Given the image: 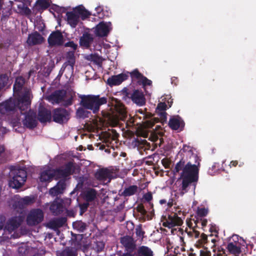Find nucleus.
<instances>
[{
  "mask_svg": "<svg viewBox=\"0 0 256 256\" xmlns=\"http://www.w3.org/2000/svg\"><path fill=\"white\" fill-rule=\"evenodd\" d=\"M80 98V104L82 108H78L76 114L77 117L82 118H88L90 114L86 109L91 110L94 114H96L100 110V106L108 102L106 97H100V95H84Z\"/></svg>",
  "mask_w": 256,
  "mask_h": 256,
  "instance_id": "nucleus-1",
  "label": "nucleus"
},
{
  "mask_svg": "<svg viewBox=\"0 0 256 256\" xmlns=\"http://www.w3.org/2000/svg\"><path fill=\"white\" fill-rule=\"evenodd\" d=\"M200 168V166H187L182 168L178 170L176 168H174L172 172L174 174L181 172L179 178L182 180L180 188L181 194L188 192L191 186L194 190L196 189L198 180Z\"/></svg>",
  "mask_w": 256,
  "mask_h": 256,
  "instance_id": "nucleus-2",
  "label": "nucleus"
},
{
  "mask_svg": "<svg viewBox=\"0 0 256 256\" xmlns=\"http://www.w3.org/2000/svg\"><path fill=\"white\" fill-rule=\"evenodd\" d=\"M30 105V97L24 94L16 98H10L0 103V114L10 116L19 110L20 114L28 110Z\"/></svg>",
  "mask_w": 256,
  "mask_h": 256,
  "instance_id": "nucleus-3",
  "label": "nucleus"
},
{
  "mask_svg": "<svg viewBox=\"0 0 256 256\" xmlns=\"http://www.w3.org/2000/svg\"><path fill=\"white\" fill-rule=\"evenodd\" d=\"M178 158H180V160L174 167L177 170L183 167L200 166V159L194 153L192 148L186 144L183 145L178 153Z\"/></svg>",
  "mask_w": 256,
  "mask_h": 256,
  "instance_id": "nucleus-4",
  "label": "nucleus"
},
{
  "mask_svg": "<svg viewBox=\"0 0 256 256\" xmlns=\"http://www.w3.org/2000/svg\"><path fill=\"white\" fill-rule=\"evenodd\" d=\"M10 177V186L13 188H19L26 181L27 172L24 168H11Z\"/></svg>",
  "mask_w": 256,
  "mask_h": 256,
  "instance_id": "nucleus-5",
  "label": "nucleus"
},
{
  "mask_svg": "<svg viewBox=\"0 0 256 256\" xmlns=\"http://www.w3.org/2000/svg\"><path fill=\"white\" fill-rule=\"evenodd\" d=\"M80 166L75 163L74 160L66 162L55 170L56 176L60 178H66L74 174L80 173Z\"/></svg>",
  "mask_w": 256,
  "mask_h": 256,
  "instance_id": "nucleus-6",
  "label": "nucleus"
},
{
  "mask_svg": "<svg viewBox=\"0 0 256 256\" xmlns=\"http://www.w3.org/2000/svg\"><path fill=\"white\" fill-rule=\"evenodd\" d=\"M176 210L168 215L162 216L163 226L168 228H172L175 226H180L183 224L182 219L178 216V214H180L181 209L179 206H174Z\"/></svg>",
  "mask_w": 256,
  "mask_h": 256,
  "instance_id": "nucleus-7",
  "label": "nucleus"
},
{
  "mask_svg": "<svg viewBox=\"0 0 256 256\" xmlns=\"http://www.w3.org/2000/svg\"><path fill=\"white\" fill-rule=\"evenodd\" d=\"M70 118V109L60 107L54 108L52 111V120L56 124H66Z\"/></svg>",
  "mask_w": 256,
  "mask_h": 256,
  "instance_id": "nucleus-8",
  "label": "nucleus"
},
{
  "mask_svg": "<svg viewBox=\"0 0 256 256\" xmlns=\"http://www.w3.org/2000/svg\"><path fill=\"white\" fill-rule=\"evenodd\" d=\"M123 92L125 96L131 99L132 102L139 106H144L146 103V100L144 92L138 90H135L132 93L128 91V90L124 88Z\"/></svg>",
  "mask_w": 256,
  "mask_h": 256,
  "instance_id": "nucleus-9",
  "label": "nucleus"
},
{
  "mask_svg": "<svg viewBox=\"0 0 256 256\" xmlns=\"http://www.w3.org/2000/svg\"><path fill=\"white\" fill-rule=\"evenodd\" d=\"M44 219V213L39 208L30 210L26 218V222L28 226H36L40 223Z\"/></svg>",
  "mask_w": 256,
  "mask_h": 256,
  "instance_id": "nucleus-10",
  "label": "nucleus"
},
{
  "mask_svg": "<svg viewBox=\"0 0 256 256\" xmlns=\"http://www.w3.org/2000/svg\"><path fill=\"white\" fill-rule=\"evenodd\" d=\"M22 114H25L24 119L22 120V124L24 127L29 129H33L37 126L36 114L34 111L30 110L22 112Z\"/></svg>",
  "mask_w": 256,
  "mask_h": 256,
  "instance_id": "nucleus-11",
  "label": "nucleus"
},
{
  "mask_svg": "<svg viewBox=\"0 0 256 256\" xmlns=\"http://www.w3.org/2000/svg\"><path fill=\"white\" fill-rule=\"evenodd\" d=\"M49 45L51 46H62L64 44V36L60 30L52 32L48 38Z\"/></svg>",
  "mask_w": 256,
  "mask_h": 256,
  "instance_id": "nucleus-12",
  "label": "nucleus"
},
{
  "mask_svg": "<svg viewBox=\"0 0 256 256\" xmlns=\"http://www.w3.org/2000/svg\"><path fill=\"white\" fill-rule=\"evenodd\" d=\"M120 242L124 248L126 252L134 254L137 248L136 244L134 239L130 236H126L122 237Z\"/></svg>",
  "mask_w": 256,
  "mask_h": 256,
  "instance_id": "nucleus-13",
  "label": "nucleus"
},
{
  "mask_svg": "<svg viewBox=\"0 0 256 256\" xmlns=\"http://www.w3.org/2000/svg\"><path fill=\"white\" fill-rule=\"evenodd\" d=\"M66 61L63 64L60 72L62 74L65 69L68 66L72 71L74 70V67L76 63L75 52L74 50H69L65 54Z\"/></svg>",
  "mask_w": 256,
  "mask_h": 256,
  "instance_id": "nucleus-14",
  "label": "nucleus"
},
{
  "mask_svg": "<svg viewBox=\"0 0 256 256\" xmlns=\"http://www.w3.org/2000/svg\"><path fill=\"white\" fill-rule=\"evenodd\" d=\"M64 200L56 198L51 204L50 209L54 215L57 216L62 214L65 210L64 206Z\"/></svg>",
  "mask_w": 256,
  "mask_h": 256,
  "instance_id": "nucleus-15",
  "label": "nucleus"
},
{
  "mask_svg": "<svg viewBox=\"0 0 256 256\" xmlns=\"http://www.w3.org/2000/svg\"><path fill=\"white\" fill-rule=\"evenodd\" d=\"M184 125V121L179 116L171 118L168 122V126L172 130H182Z\"/></svg>",
  "mask_w": 256,
  "mask_h": 256,
  "instance_id": "nucleus-16",
  "label": "nucleus"
},
{
  "mask_svg": "<svg viewBox=\"0 0 256 256\" xmlns=\"http://www.w3.org/2000/svg\"><path fill=\"white\" fill-rule=\"evenodd\" d=\"M111 22L108 24L104 22H100L96 27L95 34L96 36L104 37L107 36L110 31V26Z\"/></svg>",
  "mask_w": 256,
  "mask_h": 256,
  "instance_id": "nucleus-17",
  "label": "nucleus"
},
{
  "mask_svg": "<svg viewBox=\"0 0 256 256\" xmlns=\"http://www.w3.org/2000/svg\"><path fill=\"white\" fill-rule=\"evenodd\" d=\"M234 242H230L226 246L228 252L232 254H239L241 252L240 247L239 246L238 242V237L236 235H234L232 237Z\"/></svg>",
  "mask_w": 256,
  "mask_h": 256,
  "instance_id": "nucleus-18",
  "label": "nucleus"
},
{
  "mask_svg": "<svg viewBox=\"0 0 256 256\" xmlns=\"http://www.w3.org/2000/svg\"><path fill=\"white\" fill-rule=\"evenodd\" d=\"M38 118L42 123L50 122L52 120V112L44 107L40 108L38 110Z\"/></svg>",
  "mask_w": 256,
  "mask_h": 256,
  "instance_id": "nucleus-19",
  "label": "nucleus"
},
{
  "mask_svg": "<svg viewBox=\"0 0 256 256\" xmlns=\"http://www.w3.org/2000/svg\"><path fill=\"white\" fill-rule=\"evenodd\" d=\"M66 96V92L64 90H56L48 96V99L52 103L58 104L64 101Z\"/></svg>",
  "mask_w": 256,
  "mask_h": 256,
  "instance_id": "nucleus-20",
  "label": "nucleus"
},
{
  "mask_svg": "<svg viewBox=\"0 0 256 256\" xmlns=\"http://www.w3.org/2000/svg\"><path fill=\"white\" fill-rule=\"evenodd\" d=\"M22 222L20 217H12L8 221L4 226V229L11 232L19 227Z\"/></svg>",
  "mask_w": 256,
  "mask_h": 256,
  "instance_id": "nucleus-21",
  "label": "nucleus"
},
{
  "mask_svg": "<svg viewBox=\"0 0 256 256\" xmlns=\"http://www.w3.org/2000/svg\"><path fill=\"white\" fill-rule=\"evenodd\" d=\"M128 78V75L122 73L109 78L107 80V84L110 86H118L124 80H127Z\"/></svg>",
  "mask_w": 256,
  "mask_h": 256,
  "instance_id": "nucleus-22",
  "label": "nucleus"
},
{
  "mask_svg": "<svg viewBox=\"0 0 256 256\" xmlns=\"http://www.w3.org/2000/svg\"><path fill=\"white\" fill-rule=\"evenodd\" d=\"M66 184L64 180H60L53 188H50L49 194L52 196H58L64 192L66 188Z\"/></svg>",
  "mask_w": 256,
  "mask_h": 256,
  "instance_id": "nucleus-23",
  "label": "nucleus"
},
{
  "mask_svg": "<svg viewBox=\"0 0 256 256\" xmlns=\"http://www.w3.org/2000/svg\"><path fill=\"white\" fill-rule=\"evenodd\" d=\"M44 38L38 32H34L28 36L26 41L29 46L40 44L42 42Z\"/></svg>",
  "mask_w": 256,
  "mask_h": 256,
  "instance_id": "nucleus-24",
  "label": "nucleus"
},
{
  "mask_svg": "<svg viewBox=\"0 0 256 256\" xmlns=\"http://www.w3.org/2000/svg\"><path fill=\"white\" fill-rule=\"evenodd\" d=\"M68 24L72 28H75L80 22V16L75 12L74 10L66 13Z\"/></svg>",
  "mask_w": 256,
  "mask_h": 256,
  "instance_id": "nucleus-25",
  "label": "nucleus"
},
{
  "mask_svg": "<svg viewBox=\"0 0 256 256\" xmlns=\"http://www.w3.org/2000/svg\"><path fill=\"white\" fill-rule=\"evenodd\" d=\"M140 189L136 185H130L125 187L120 196L124 198L129 197L138 194Z\"/></svg>",
  "mask_w": 256,
  "mask_h": 256,
  "instance_id": "nucleus-26",
  "label": "nucleus"
},
{
  "mask_svg": "<svg viewBox=\"0 0 256 256\" xmlns=\"http://www.w3.org/2000/svg\"><path fill=\"white\" fill-rule=\"evenodd\" d=\"M93 41L92 35L88 32H84L80 39V44L81 46L88 48Z\"/></svg>",
  "mask_w": 256,
  "mask_h": 256,
  "instance_id": "nucleus-27",
  "label": "nucleus"
},
{
  "mask_svg": "<svg viewBox=\"0 0 256 256\" xmlns=\"http://www.w3.org/2000/svg\"><path fill=\"white\" fill-rule=\"evenodd\" d=\"M112 176V173L108 168H101L94 174V176L98 180H106Z\"/></svg>",
  "mask_w": 256,
  "mask_h": 256,
  "instance_id": "nucleus-28",
  "label": "nucleus"
},
{
  "mask_svg": "<svg viewBox=\"0 0 256 256\" xmlns=\"http://www.w3.org/2000/svg\"><path fill=\"white\" fill-rule=\"evenodd\" d=\"M134 254L136 256H154L152 250L144 246H139Z\"/></svg>",
  "mask_w": 256,
  "mask_h": 256,
  "instance_id": "nucleus-29",
  "label": "nucleus"
},
{
  "mask_svg": "<svg viewBox=\"0 0 256 256\" xmlns=\"http://www.w3.org/2000/svg\"><path fill=\"white\" fill-rule=\"evenodd\" d=\"M48 1L49 0H37L32 8L34 12L36 14L38 12H40V10L47 9L50 6Z\"/></svg>",
  "mask_w": 256,
  "mask_h": 256,
  "instance_id": "nucleus-30",
  "label": "nucleus"
},
{
  "mask_svg": "<svg viewBox=\"0 0 256 256\" xmlns=\"http://www.w3.org/2000/svg\"><path fill=\"white\" fill-rule=\"evenodd\" d=\"M56 176L55 170H46L40 173V180L41 182H46L50 181L52 178Z\"/></svg>",
  "mask_w": 256,
  "mask_h": 256,
  "instance_id": "nucleus-31",
  "label": "nucleus"
},
{
  "mask_svg": "<svg viewBox=\"0 0 256 256\" xmlns=\"http://www.w3.org/2000/svg\"><path fill=\"white\" fill-rule=\"evenodd\" d=\"M74 10L76 14L79 16L80 18L82 20H84L91 14L82 5L76 6Z\"/></svg>",
  "mask_w": 256,
  "mask_h": 256,
  "instance_id": "nucleus-32",
  "label": "nucleus"
},
{
  "mask_svg": "<svg viewBox=\"0 0 256 256\" xmlns=\"http://www.w3.org/2000/svg\"><path fill=\"white\" fill-rule=\"evenodd\" d=\"M96 190L94 188H90L84 193V199L88 202L94 201L96 197Z\"/></svg>",
  "mask_w": 256,
  "mask_h": 256,
  "instance_id": "nucleus-33",
  "label": "nucleus"
},
{
  "mask_svg": "<svg viewBox=\"0 0 256 256\" xmlns=\"http://www.w3.org/2000/svg\"><path fill=\"white\" fill-rule=\"evenodd\" d=\"M26 80L22 76H18L16 78L14 84L13 86L14 92H19L21 91L25 84Z\"/></svg>",
  "mask_w": 256,
  "mask_h": 256,
  "instance_id": "nucleus-34",
  "label": "nucleus"
},
{
  "mask_svg": "<svg viewBox=\"0 0 256 256\" xmlns=\"http://www.w3.org/2000/svg\"><path fill=\"white\" fill-rule=\"evenodd\" d=\"M72 227L79 232H84L87 229L88 225L82 220H76L73 222Z\"/></svg>",
  "mask_w": 256,
  "mask_h": 256,
  "instance_id": "nucleus-35",
  "label": "nucleus"
},
{
  "mask_svg": "<svg viewBox=\"0 0 256 256\" xmlns=\"http://www.w3.org/2000/svg\"><path fill=\"white\" fill-rule=\"evenodd\" d=\"M34 202V198L31 196H25L20 199L18 202V206L20 208H23L25 206L32 204Z\"/></svg>",
  "mask_w": 256,
  "mask_h": 256,
  "instance_id": "nucleus-36",
  "label": "nucleus"
},
{
  "mask_svg": "<svg viewBox=\"0 0 256 256\" xmlns=\"http://www.w3.org/2000/svg\"><path fill=\"white\" fill-rule=\"evenodd\" d=\"M138 84L140 86H142L144 88L146 92L147 93L148 92L146 90V86H152V81L150 80H148L146 77L144 76L143 77V78H142V79L140 80V81H138Z\"/></svg>",
  "mask_w": 256,
  "mask_h": 256,
  "instance_id": "nucleus-37",
  "label": "nucleus"
},
{
  "mask_svg": "<svg viewBox=\"0 0 256 256\" xmlns=\"http://www.w3.org/2000/svg\"><path fill=\"white\" fill-rule=\"evenodd\" d=\"M18 9L20 12L26 16H30L32 14V10L24 3H22L18 6Z\"/></svg>",
  "mask_w": 256,
  "mask_h": 256,
  "instance_id": "nucleus-38",
  "label": "nucleus"
},
{
  "mask_svg": "<svg viewBox=\"0 0 256 256\" xmlns=\"http://www.w3.org/2000/svg\"><path fill=\"white\" fill-rule=\"evenodd\" d=\"M130 76L132 79L136 78L138 81H140L142 78H143L144 76L140 73L138 69H135L130 72Z\"/></svg>",
  "mask_w": 256,
  "mask_h": 256,
  "instance_id": "nucleus-39",
  "label": "nucleus"
},
{
  "mask_svg": "<svg viewBox=\"0 0 256 256\" xmlns=\"http://www.w3.org/2000/svg\"><path fill=\"white\" fill-rule=\"evenodd\" d=\"M208 242V236L207 235L202 233L200 236V238L197 242L196 245L198 247H200L202 245Z\"/></svg>",
  "mask_w": 256,
  "mask_h": 256,
  "instance_id": "nucleus-40",
  "label": "nucleus"
},
{
  "mask_svg": "<svg viewBox=\"0 0 256 256\" xmlns=\"http://www.w3.org/2000/svg\"><path fill=\"white\" fill-rule=\"evenodd\" d=\"M148 144L146 140L142 139L141 138H137L134 140L135 146L139 147H142Z\"/></svg>",
  "mask_w": 256,
  "mask_h": 256,
  "instance_id": "nucleus-41",
  "label": "nucleus"
},
{
  "mask_svg": "<svg viewBox=\"0 0 256 256\" xmlns=\"http://www.w3.org/2000/svg\"><path fill=\"white\" fill-rule=\"evenodd\" d=\"M196 214L198 216L200 217L206 216L208 214V209L204 208H198Z\"/></svg>",
  "mask_w": 256,
  "mask_h": 256,
  "instance_id": "nucleus-42",
  "label": "nucleus"
},
{
  "mask_svg": "<svg viewBox=\"0 0 256 256\" xmlns=\"http://www.w3.org/2000/svg\"><path fill=\"white\" fill-rule=\"evenodd\" d=\"M64 47H70L72 50H74V52H76V49L78 48V44H75L74 41H69L63 44Z\"/></svg>",
  "mask_w": 256,
  "mask_h": 256,
  "instance_id": "nucleus-43",
  "label": "nucleus"
},
{
  "mask_svg": "<svg viewBox=\"0 0 256 256\" xmlns=\"http://www.w3.org/2000/svg\"><path fill=\"white\" fill-rule=\"evenodd\" d=\"M89 206V202H86L82 204H79V206L80 208V214H82L84 212H86Z\"/></svg>",
  "mask_w": 256,
  "mask_h": 256,
  "instance_id": "nucleus-44",
  "label": "nucleus"
},
{
  "mask_svg": "<svg viewBox=\"0 0 256 256\" xmlns=\"http://www.w3.org/2000/svg\"><path fill=\"white\" fill-rule=\"evenodd\" d=\"M58 228L62 226L66 222L67 219L65 217H61L56 219Z\"/></svg>",
  "mask_w": 256,
  "mask_h": 256,
  "instance_id": "nucleus-45",
  "label": "nucleus"
},
{
  "mask_svg": "<svg viewBox=\"0 0 256 256\" xmlns=\"http://www.w3.org/2000/svg\"><path fill=\"white\" fill-rule=\"evenodd\" d=\"M104 247V244L102 242H96V249L97 252H102Z\"/></svg>",
  "mask_w": 256,
  "mask_h": 256,
  "instance_id": "nucleus-46",
  "label": "nucleus"
},
{
  "mask_svg": "<svg viewBox=\"0 0 256 256\" xmlns=\"http://www.w3.org/2000/svg\"><path fill=\"white\" fill-rule=\"evenodd\" d=\"M166 108V104L164 102H160L158 104L156 110L160 112H165Z\"/></svg>",
  "mask_w": 256,
  "mask_h": 256,
  "instance_id": "nucleus-47",
  "label": "nucleus"
},
{
  "mask_svg": "<svg viewBox=\"0 0 256 256\" xmlns=\"http://www.w3.org/2000/svg\"><path fill=\"white\" fill-rule=\"evenodd\" d=\"M136 210L138 212L140 213L142 215L146 214L147 212L142 204L138 205L136 208Z\"/></svg>",
  "mask_w": 256,
  "mask_h": 256,
  "instance_id": "nucleus-48",
  "label": "nucleus"
},
{
  "mask_svg": "<svg viewBox=\"0 0 256 256\" xmlns=\"http://www.w3.org/2000/svg\"><path fill=\"white\" fill-rule=\"evenodd\" d=\"M144 199L148 202H150L152 199V195L151 192H148L144 194Z\"/></svg>",
  "mask_w": 256,
  "mask_h": 256,
  "instance_id": "nucleus-49",
  "label": "nucleus"
},
{
  "mask_svg": "<svg viewBox=\"0 0 256 256\" xmlns=\"http://www.w3.org/2000/svg\"><path fill=\"white\" fill-rule=\"evenodd\" d=\"M49 227L52 229H56L59 228L56 220L51 221L49 223Z\"/></svg>",
  "mask_w": 256,
  "mask_h": 256,
  "instance_id": "nucleus-50",
  "label": "nucleus"
},
{
  "mask_svg": "<svg viewBox=\"0 0 256 256\" xmlns=\"http://www.w3.org/2000/svg\"><path fill=\"white\" fill-rule=\"evenodd\" d=\"M94 62L99 66H101L102 65V60L100 57L96 56L94 58L93 60Z\"/></svg>",
  "mask_w": 256,
  "mask_h": 256,
  "instance_id": "nucleus-51",
  "label": "nucleus"
},
{
  "mask_svg": "<svg viewBox=\"0 0 256 256\" xmlns=\"http://www.w3.org/2000/svg\"><path fill=\"white\" fill-rule=\"evenodd\" d=\"M96 10L97 11L98 16L99 18H103L102 14H103V10L100 7H98L96 8Z\"/></svg>",
  "mask_w": 256,
  "mask_h": 256,
  "instance_id": "nucleus-52",
  "label": "nucleus"
},
{
  "mask_svg": "<svg viewBox=\"0 0 256 256\" xmlns=\"http://www.w3.org/2000/svg\"><path fill=\"white\" fill-rule=\"evenodd\" d=\"M136 234L138 236H143V235L144 234V232L142 230L141 228H136Z\"/></svg>",
  "mask_w": 256,
  "mask_h": 256,
  "instance_id": "nucleus-53",
  "label": "nucleus"
},
{
  "mask_svg": "<svg viewBox=\"0 0 256 256\" xmlns=\"http://www.w3.org/2000/svg\"><path fill=\"white\" fill-rule=\"evenodd\" d=\"M166 115H167V114L166 112H160V118H161V120L164 122L166 121Z\"/></svg>",
  "mask_w": 256,
  "mask_h": 256,
  "instance_id": "nucleus-54",
  "label": "nucleus"
},
{
  "mask_svg": "<svg viewBox=\"0 0 256 256\" xmlns=\"http://www.w3.org/2000/svg\"><path fill=\"white\" fill-rule=\"evenodd\" d=\"M211 253L209 251H204L201 250L200 251V256H210Z\"/></svg>",
  "mask_w": 256,
  "mask_h": 256,
  "instance_id": "nucleus-55",
  "label": "nucleus"
},
{
  "mask_svg": "<svg viewBox=\"0 0 256 256\" xmlns=\"http://www.w3.org/2000/svg\"><path fill=\"white\" fill-rule=\"evenodd\" d=\"M72 98L70 97L66 100L64 101V106H69L72 105Z\"/></svg>",
  "mask_w": 256,
  "mask_h": 256,
  "instance_id": "nucleus-56",
  "label": "nucleus"
},
{
  "mask_svg": "<svg viewBox=\"0 0 256 256\" xmlns=\"http://www.w3.org/2000/svg\"><path fill=\"white\" fill-rule=\"evenodd\" d=\"M220 165L218 163L215 162L212 166V170L217 171L219 170Z\"/></svg>",
  "mask_w": 256,
  "mask_h": 256,
  "instance_id": "nucleus-57",
  "label": "nucleus"
},
{
  "mask_svg": "<svg viewBox=\"0 0 256 256\" xmlns=\"http://www.w3.org/2000/svg\"><path fill=\"white\" fill-rule=\"evenodd\" d=\"M13 124L14 126H18L20 124V119L18 118L16 120L14 119L13 120Z\"/></svg>",
  "mask_w": 256,
  "mask_h": 256,
  "instance_id": "nucleus-58",
  "label": "nucleus"
},
{
  "mask_svg": "<svg viewBox=\"0 0 256 256\" xmlns=\"http://www.w3.org/2000/svg\"><path fill=\"white\" fill-rule=\"evenodd\" d=\"M174 200L172 198L170 199L167 202V205L168 208H171L174 205Z\"/></svg>",
  "mask_w": 256,
  "mask_h": 256,
  "instance_id": "nucleus-59",
  "label": "nucleus"
},
{
  "mask_svg": "<svg viewBox=\"0 0 256 256\" xmlns=\"http://www.w3.org/2000/svg\"><path fill=\"white\" fill-rule=\"evenodd\" d=\"M238 164V162L237 160H232L230 162V166H236Z\"/></svg>",
  "mask_w": 256,
  "mask_h": 256,
  "instance_id": "nucleus-60",
  "label": "nucleus"
},
{
  "mask_svg": "<svg viewBox=\"0 0 256 256\" xmlns=\"http://www.w3.org/2000/svg\"><path fill=\"white\" fill-rule=\"evenodd\" d=\"M193 235L195 238H198L199 237L200 233L198 231L193 230Z\"/></svg>",
  "mask_w": 256,
  "mask_h": 256,
  "instance_id": "nucleus-61",
  "label": "nucleus"
},
{
  "mask_svg": "<svg viewBox=\"0 0 256 256\" xmlns=\"http://www.w3.org/2000/svg\"><path fill=\"white\" fill-rule=\"evenodd\" d=\"M71 203V199L70 198H66L64 200V204L65 206L66 204L68 206L70 205Z\"/></svg>",
  "mask_w": 256,
  "mask_h": 256,
  "instance_id": "nucleus-62",
  "label": "nucleus"
},
{
  "mask_svg": "<svg viewBox=\"0 0 256 256\" xmlns=\"http://www.w3.org/2000/svg\"><path fill=\"white\" fill-rule=\"evenodd\" d=\"M207 222H208V221H207V220L206 219H204V220H202V222H201V224H202V226H206V224H207Z\"/></svg>",
  "mask_w": 256,
  "mask_h": 256,
  "instance_id": "nucleus-63",
  "label": "nucleus"
},
{
  "mask_svg": "<svg viewBox=\"0 0 256 256\" xmlns=\"http://www.w3.org/2000/svg\"><path fill=\"white\" fill-rule=\"evenodd\" d=\"M144 162L146 164L148 165V166H152L154 163H153V162L150 160H145L144 161Z\"/></svg>",
  "mask_w": 256,
  "mask_h": 256,
  "instance_id": "nucleus-64",
  "label": "nucleus"
}]
</instances>
